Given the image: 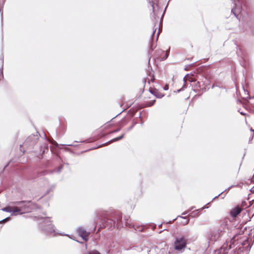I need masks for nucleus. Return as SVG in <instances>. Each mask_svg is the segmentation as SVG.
I'll return each mask as SVG.
<instances>
[{"instance_id":"ddd939ff","label":"nucleus","mask_w":254,"mask_h":254,"mask_svg":"<svg viewBox=\"0 0 254 254\" xmlns=\"http://www.w3.org/2000/svg\"><path fill=\"white\" fill-rule=\"evenodd\" d=\"M9 219V217L6 218H5V219L0 221V224L2 222H5V221H7Z\"/></svg>"},{"instance_id":"9d476101","label":"nucleus","mask_w":254,"mask_h":254,"mask_svg":"<svg viewBox=\"0 0 254 254\" xmlns=\"http://www.w3.org/2000/svg\"><path fill=\"white\" fill-rule=\"evenodd\" d=\"M181 218H183L185 221L183 222L184 225H186L189 223V220L186 217H181Z\"/></svg>"},{"instance_id":"6ab92c4d","label":"nucleus","mask_w":254,"mask_h":254,"mask_svg":"<svg viewBox=\"0 0 254 254\" xmlns=\"http://www.w3.org/2000/svg\"><path fill=\"white\" fill-rule=\"evenodd\" d=\"M157 98H161L163 95L160 96V95H158V96L156 95Z\"/></svg>"},{"instance_id":"f8f14e48","label":"nucleus","mask_w":254,"mask_h":254,"mask_svg":"<svg viewBox=\"0 0 254 254\" xmlns=\"http://www.w3.org/2000/svg\"><path fill=\"white\" fill-rule=\"evenodd\" d=\"M87 254H101L98 251L94 250L88 253Z\"/></svg>"},{"instance_id":"c756f323","label":"nucleus","mask_w":254,"mask_h":254,"mask_svg":"<svg viewBox=\"0 0 254 254\" xmlns=\"http://www.w3.org/2000/svg\"><path fill=\"white\" fill-rule=\"evenodd\" d=\"M253 135L254 134H252V139L253 138Z\"/></svg>"},{"instance_id":"39448f33","label":"nucleus","mask_w":254,"mask_h":254,"mask_svg":"<svg viewBox=\"0 0 254 254\" xmlns=\"http://www.w3.org/2000/svg\"><path fill=\"white\" fill-rule=\"evenodd\" d=\"M242 211V209L239 207H236L232 209L231 211V215L232 217H236Z\"/></svg>"},{"instance_id":"f03ea898","label":"nucleus","mask_w":254,"mask_h":254,"mask_svg":"<svg viewBox=\"0 0 254 254\" xmlns=\"http://www.w3.org/2000/svg\"><path fill=\"white\" fill-rule=\"evenodd\" d=\"M187 241L183 237L177 238L174 242L175 250L182 253L186 247Z\"/></svg>"},{"instance_id":"0eeeda50","label":"nucleus","mask_w":254,"mask_h":254,"mask_svg":"<svg viewBox=\"0 0 254 254\" xmlns=\"http://www.w3.org/2000/svg\"><path fill=\"white\" fill-rule=\"evenodd\" d=\"M124 136V134H122L121 136H118L117 137H116L111 140H110L108 142V143H112V142H115V141H118L121 139H122L123 138V137Z\"/></svg>"},{"instance_id":"b1692460","label":"nucleus","mask_w":254,"mask_h":254,"mask_svg":"<svg viewBox=\"0 0 254 254\" xmlns=\"http://www.w3.org/2000/svg\"><path fill=\"white\" fill-rule=\"evenodd\" d=\"M250 130H251V131H252V132H254V129H253L252 128H251V129H250Z\"/></svg>"},{"instance_id":"4468645a","label":"nucleus","mask_w":254,"mask_h":254,"mask_svg":"<svg viewBox=\"0 0 254 254\" xmlns=\"http://www.w3.org/2000/svg\"><path fill=\"white\" fill-rule=\"evenodd\" d=\"M155 102V100H153V101H151V102L149 103L148 105H149V106H151V105H153V104L154 103V102Z\"/></svg>"},{"instance_id":"cd10ccee","label":"nucleus","mask_w":254,"mask_h":254,"mask_svg":"<svg viewBox=\"0 0 254 254\" xmlns=\"http://www.w3.org/2000/svg\"><path fill=\"white\" fill-rule=\"evenodd\" d=\"M232 187V186H230V187L228 188V190L230 188H231Z\"/></svg>"},{"instance_id":"7c9ffc66","label":"nucleus","mask_w":254,"mask_h":254,"mask_svg":"<svg viewBox=\"0 0 254 254\" xmlns=\"http://www.w3.org/2000/svg\"><path fill=\"white\" fill-rule=\"evenodd\" d=\"M152 6L153 7V8H154L153 4L152 5Z\"/></svg>"},{"instance_id":"aec40b11","label":"nucleus","mask_w":254,"mask_h":254,"mask_svg":"<svg viewBox=\"0 0 254 254\" xmlns=\"http://www.w3.org/2000/svg\"><path fill=\"white\" fill-rule=\"evenodd\" d=\"M159 31H158L157 33V39L158 38V36H159Z\"/></svg>"},{"instance_id":"a211bd4d","label":"nucleus","mask_w":254,"mask_h":254,"mask_svg":"<svg viewBox=\"0 0 254 254\" xmlns=\"http://www.w3.org/2000/svg\"><path fill=\"white\" fill-rule=\"evenodd\" d=\"M157 98H161L163 95L160 96V95H158V96L156 95Z\"/></svg>"},{"instance_id":"393cba45","label":"nucleus","mask_w":254,"mask_h":254,"mask_svg":"<svg viewBox=\"0 0 254 254\" xmlns=\"http://www.w3.org/2000/svg\"><path fill=\"white\" fill-rule=\"evenodd\" d=\"M240 114H242V115H245V114L243 112H240Z\"/></svg>"},{"instance_id":"7ed1b4c3","label":"nucleus","mask_w":254,"mask_h":254,"mask_svg":"<svg viewBox=\"0 0 254 254\" xmlns=\"http://www.w3.org/2000/svg\"><path fill=\"white\" fill-rule=\"evenodd\" d=\"M77 232L78 235L81 236L83 240L87 241V237L88 236L89 233L86 231L83 227H79L77 228Z\"/></svg>"},{"instance_id":"5701e85b","label":"nucleus","mask_w":254,"mask_h":254,"mask_svg":"<svg viewBox=\"0 0 254 254\" xmlns=\"http://www.w3.org/2000/svg\"><path fill=\"white\" fill-rule=\"evenodd\" d=\"M167 57H168L167 55V54H166V55H165V56H164V57H165V59H166V58H167Z\"/></svg>"},{"instance_id":"20e7f679","label":"nucleus","mask_w":254,"mask_h":254,"mask_svg":"<svg viewBox=\"0 0 254 254\" xmlns=\"http://www.w3.org/2000/svg\"><path fill=\"white\" fill-rule=\"evenodd\" d=\"M44 230L47 233H56L54 226L50 222H47V224L44 227Z\"/></svg>"},{"instance_id":"2eb2a0df","label":"nucleus","mask_w":254,"mask_h":254,"mask_svg":"<svg viewBox=\"0 0 254 254\" xmlns=\"http://www.w3.org/2000/svg\"><path fill=\"white\" fill-rule=\"evenodd\" d=\"M169 88V86L168 85H166V86H165L164 87V90H167Z\"/></svg>"},{"instance_id":"bb28decb","label":"nucleus","mask_w":254,"mask_h":254,"mask_svg":"<svg viewBox=\"0 0 254 254\" xmlns=\"http://www.w3.org/2000/svg\"><path fill=\"white\" fill-rule=\"evenodd\" d=\"M187 213V212H185L183 213V214H183V215H185V214H186Z\"/></svg>"},{"instance_id":"c85d7f7f","label":"nucleus","mask_w":254,"mask_h":254,"mask_svg":"<svg viewBox=\"0 0 254 254\" xmlns=\"http://www.w3.org/2000/svg\"><path fill=\"white\" fill-rule=\"evenodd\" d=\"M132 128V127H130L128 129V130Z\"/></svg>"},{"instance_id":"f257e3e1","label":"nucleus","mask_w":254,"mask_h":254,"mask_svg":"<svg viewBox=\"0 0 254 254\" xmlns=\"http://www.w3.org/2000/svg\"><path fill=\"white\" fill-rule=\"evenodd\" d=\"M30 201H19L16 202L15 204L17 206L12 207V215H16L22 214L31 211L30 208Z\"/></svg>"},{"instance_id":"1a4fd4ad","label":"nucleus","mask_w":254,"mask_h":254,"mask_svg":"<svg viewBox=\"0 0 254 254\" xmlns=\"http://www.w3.org/2000/svg\"><path fill=\"white\" fill-rule=\"evenodd\" d=\"M183 80H184V84H183V85L182 86V88L180 89L177 90V92H180L181 91L184 90V89H185L186 88V82H187V81L185 79V77H184Z\"/></svg>"},{"instance_id":"6e6552de","label":"nucleus","mask_w":254,"mask_h":254,"mask_svg":"<svg viewBox=\"0 0 254 254\" xmlns=\"http://www.w3.org/2000/svg\"><path fill=\"white\" fill-rule=\"evenodd\" d=\"M1 210L3 211L9 212L12 214V207L11 206L5 207L4 208H3Z\"/></svg>"},{"instance_id":"412c9836","label":"nucleus","mask_w":254,"mask_h":254,"mask_svg":"<svg viewBox=\"0 0 254 254\" xmlns=\"http://www.w3.org/2000/svg\"><path fill=\"white\" fill-rule=\"evenodd\" d=\"M156 29H155V30L153 31V33H152V36H153V35H154V33H155V31H156Z\"/></svg>"},{"instance_id":"4be33fe9","label":"nucleus","mask_w":254,"mask_h":254,"mask_svg":"<svg viewBox=\"0 0 254 254\" xmlns=\"http://www.w3.org/2000/svg\"><path fill=\"white\" fill-rule=\"evenodd\" d=\"M167 57H168L167 55V54H166V55H165V56H164V57H165V59H166V58H167Z\"/></svg>"},{"instance_id":"423d86ee","label":"nucleus","mask_w":254,"mask_h":254,"mask_svg":"<svg viewBox=\"0 0 254 254\" xmlns=\"http://www.w3.org/2000/svg\"><path fill=\"white\" fill-rule=\"evenodd\" d=\"M158 248L156 247L151 248L148 251V254H156Z\"/></svg>"},{"instance_id":"a878e982","label":"nucleus","mask_w":254,"mask_h":254,"mask_svg":"<svg viewBox=\"0 0 254 254\" xmlns=\"http://www.w3.org/2000/svg\"><path fill=\"white\" fill-rule=\"evenodd\" d=\"M205 208H206V207L204 206V207H202L201 209H205Z\"/></svg>"},{"instance_id":"2f4dec72","label":"nucleus","mask_w":254,"mask_h":254,"mask_svg":"<svg viewBox=\"0 0 254 254\" xmlns=\"http://www.w3.org/2000/svg\"><path fill=\"white\" fill-rule=\"evenodd\" d=\"M199 210H200V209H197L196 211H199Z\"/></svg>"},{"instance_id":"dca6fc26","label":"nucleus","mask_w":254,"mask_h":254,"mask_svg":"<svg viewBox=\"0 0 254 254\" xmlns=\"http://www.w3.org/2000/svg\"><path fill=\"white\" fill-rule=\"evenodd\" d=\"M222 193H223V192H221L220 193H219L218 195H217V196H215V197H214V198H213V199H215V198L218 197L220 194H221Z\"/></svg>"},{"instance_id":"f3484780","label":"nucleus","mask_w":254,"mask_h":254,"mask_svg":"<svg viewBox=\"0 0 254 254\" xmlns=\"http://www.w3.org/2000/svg\"><path fill=\"white\" fill-rule=\"evenodd\" d=\"M120 130V128H119V129H117V130H114V131H112V132H118V131H119Z\"/></svg>"},{"instance_id":"9b49d317","label":"nucleus","mask_w":254,"mask_h":254,"mask_svg":"<svg viewBox=\"0 0 254 254\" xmlns=\"http://www.w3.org/2000/svg\"><path fill=\"white\" fill-rule=\"evenodd\" d=\"M160 254H168L167 250L165 249L160 250Z\"/></svg>"}]
</instances>
